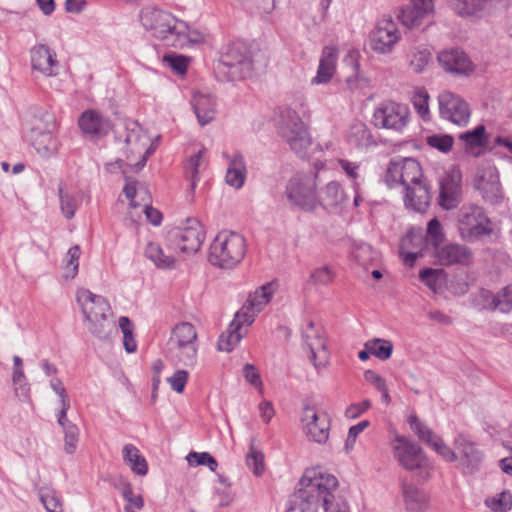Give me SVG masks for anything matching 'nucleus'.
I'll return each mask as SVG.
<instances>
[{"mask_svg": "<svg viewBox=\"0 0 512 512\" xmlns=\"http://www.w3.org/2000/svg\"><path fill=\"white\" fill-rule=\"evenodd\" d=\"M80 255L79 245H74L68 250L64 265V277L66 279H73L77 275Z\"/></svg>", "mask_w": 512, "mask_h": 512, "instance_id": "nucleus-57", "label": "nucleus"}, {"mask_svg": "<svg viewBox=\"0 0 512 512\" xmlns=\"http://www.w3.org/2000/svg\"><path fill=\"white\" fill-rule=\"evenodd\" d=\"M403 171L404 177L401 185H404L406 188H408V186L422 184V169L420 162H404Z\"/></svg>", "mask_w": 512, "mask_h": 512, "instance_id": "nucleus-58", "label": "nucleus"}, {"mask_svg": "<svg viewBox=\"0 0 512 512\" xmlns=\"http://www.w3.org/2000/svg\"><path fill=\"white\" fill-rule=\"evenodd\" d=\"M76 301L89 332L100 339H106L110 327L108 323V314L111 311L109 302L103 296L94 294L86 288L77 290Z\"/></svg>", "mask_w": 512, "mask_h": 512, "instance_id": "nucleus-4", "label": "nucleus"}, {"mask_svg": "<svg viewBox=\"0 0 512 512\" xmlns=\"http://www.w3.org/2000/svg\"><path fill=\"white\" fill-rule=\"evenodd\" d=\"M430 192L425 184L408 186L405 193V206L415 212L423 213L430 204Z\"/></svg>", "mask_w": 512, "mask_h": 512, "instance_id": "nucleus-34", "label": "nucleus"}, {"mask_svg": "<svg viewBox=\"0 0 512 512\" xmlns=\"http://www.w3.org/2000/svg\"><path fill=\"white\" fill-rule=\"evenodd\" d=\"M391 448L394 459L403 469L424 481L430 479L434 465L419 445L406 436L396 434Z\"/></svg>", "mask_w": 512, "mask_h": 512, "instance_id": "nucleus-5", "label": "nucleus"}, {"mask_svg": "<svg viewBox=\"0 0 512 512\" xmlns=\"http://www.w3.org/2000/svg\"><path fill=\"white\" fill-rule=\"evenodd\" d=\"M402 496L408 512H422L427 507L426 494L412 483H403Z\"/></svg>", "mask_w": 512, "mask_h": 512, "instance_id": "nucleus-36", "label": "nucleus"}, {"mask_svg": "<svg viewBox=\"0 0 512 512\" xmlns=\"http://www.w3.org/2000/svg\"><path fill=\"white\" fill-rule=\"evenodd\" d=\"M349 142L358 147H368L374 143L370 131L362 123L355 124L351 127Z\"/></svg>", "mask_w": 512, "mask_h": 512, "instance_id": "nucleus-53", "label": "nucleus"}, {"mask_svg": "<svg viewBox=\"0 0 512 512\" xmlns=\"http://www.w3.org/2000/svg\"><path fill=\"white\" fill-rule=\"evenodd\" d=\"M427 235L429 241L434 246V250L437 248V246L441 245L444 239V233L440 222L436 218H433L429 221L427 227Z\"/></svg>", "mask_w": 512, "mask_h": 512, "instance_id": "nucleus-64", "label": "nucleus"}, {"mask_svg": "<svg viewBox=\"0 0 512 512\" xmlns=\"http://www.w3.org/2000/svg\"><path fill=\"white\" fill-rule=\"evenodd\" d=\"M226 68L230 80H241L252 75L253 63L247 54L246 48L240 43L228 46L221 56L219 68Z\"/></svg>", "mask_w": 512, "mask_h": 512, "instance_id": "nucleus-18", "label": "nucleus"}, {"mask_svg": "<svg viewBox=\"0 0 512 512\" xmlns=\"http://www.w3.org/2000/svg\"><path fill=\"white\" fill-rule=\"evenodd\" d=\"M412 104L423 120H428L430 116L429 111V94L424 88H417L411 98Z\"/></svg>", "mask_w": 512, "mask_h": 512, "instance_id": "nucleus-56", "label": "nucleus"}, {"mask_svg": "<svg viewBox=\"0 0 512 512\" xmlns=\"http://www.w3.org/2000/svg\"><path fill=\"white\" fill-rule=\"evenodd\" d=\"M428 446L447 462H455L458 459L457 451L452 450L438 435Z\"/></svg>", "mask_w": 512, "mask_h": 512, "instance_id": "nucleus-61", "label": "nucleus"}, {"mask_svg": "<svg viewBox=\"0 0 512 512\" xmlns=\"http://www.w3.org/2000/svg\"><path fill=\"white\" fill-rule=\"evenodd\" d=\"M464 149L472 157H480L489 148V136L484 125H478L472 130L459 135Z\"/></svg>", "mask_w": 512, "mask_h": 512, "instance_id": "nucleus-30", "label": "nucleus"}, {"mask_svg": "<svg viewBox=\"0 0 512 512\" xmlns=\"http://www.w3.org/2000/svg\"><path fill=\"white\" fill-rule=\"evenodd\" d=\"M78 125L82 133L92 139L104 137L112 129L111 121L94 110L83 112L79 117Z\"/></svg>", "mask_w": 512, "mask_h": 512, "instance_id": "nucleus-25", "label": "nucleus"}, {"mask_svg": "<svg viewBox=\"0 0 512 512\" xmlns=\"http://www.w3.org/2000/svg\"><path fill=\"white\" fill-rule=\"evenodd\" d=\"M493 0H447L449 7L460 17H481Z\"/></svg>", "mask_w": 512, "mask_h": 512, "instance_id": "nucleus-33", "label": "nucleus"}, {"mask_svg": "<svg viewBox=\"0 0 512 512\" xmlns=\"http://www.w3.org/2000/svg\"><path fill=\"white\" fill-rule=\"evenodd\" d=\"M438 61L442 67L449 72L466 74L472 70L471 61L465 53L459 49L441 52L438 55Z\"/></svg>", "mask_w": 512, "mask_h": 512, "instance_id": "nucleus-31", "label": "nucleus"}, {"mask_svg": "<svg viewBox=\"0 0 512 512\" xmlns=\"http://www.w3.org/2000/svg\"><path fill=\"white\" fill-rule=\"evenodd\" d=\"M487 304L485 307L489 310H498L502 313H509L512 311V283L503 287L496 294L488 291L483 293Z\"/></svg>", "mask_w": 512, "mask_h": 512, "instance_id": "nucleus-37", "label": "nucleus"}, {"mask_svg": "<svg viewBox=\"0 0 512 512\" xmlns=\"http://www.w3.org/2000/svg\"><path fill=\"white\" fill-rule=\"evenodd\" d=\"M252 325L251 317L245 318L242 314H235L228 328L221 333L218 339V349L231 352L247 334V328Z\"/></svg>", "mask_w": 512, "mask_h": 512, "instance_id": "nucleus-24", "label": "nucleus"}, {"mask_svg": "<svg viewBox=\"0 0 512 512\" xmlns=\"http://www.w3.org/2000/svg\"><path fill=\"white\" fill-rule=\"evenodd\" d=\"M404 162H390L386 169L385 182L389 187L401 185L403 182Z\"/></svg>", "mask_w": 512, "mask_h": 512, "instance_id": "nucleus-60", "label": "nucleus"}, {"mask_svg": "<svg viewBox=\"0 0 512 512\" xmlns=\"http://www.w3.org/2000/svg\"><path fill=\"white\" fill-rule=\"evenodd\" d=\"M31 65L36 71H39L47 77L57 74L58 61L56 54L44 44L33 47L30 51Z\"/></svg>", "mask_w": 512, "mask_h": 512, "instance_id": "nucleus-28", "label": "nucleus"}, {"mask_svg": "<svg viewBox=\"0 0 512 512\" xmlns=\"http://www.w3.org/2000/svg\"><path fill=\"white\" fill-rule=\"evenodd\" d=\"M122 173L126 179V185L124 186L123 192L126 198L130 200V206L133 208L140 206V203L135 200L137 196L141 197L142 202L149 201V193L147 189L144 187H136V183L128 177L127 168L122 167Z\"/></svg>", "mask_w": 512, "mask_h": 512, "instance_id": "nucleus-44", "label": "nucleus"}, {"mask_svg": "<svg viewBox=\"0 0 512 512\" xmlns=\"http://www.w3.org/2000/svg\"><path fill=\"white\" fill-rule=\"evenodd\" d=\"M473 186L488 204L500 205L505 200L497 168L491 162H482L477 166Z\"/></svg>", "mask_w": 512, "mask_h": 512, "instance_id": "nucleus-11", "label": "nucleus"}, {"mask_svg": "<svg viewBox=\"0 0 512 512\" xmlns=\"http://www.w3.org/2000/svg\"><path fill=\"white\" fill-rule=\"evenodd\" d=\"M364 347L370 349L372 355L380 360L389 359L393 351V344L390 341L379 338L367 341Z\"/></svg>", "mask_w": 512, "mask_h": 512, "instance_id": "nucleus-54", "label": "nucleus"}, {"mask_svg": "<svg viewBox=\"0 0 512 512\" xmlns=\"http://www.w3.org/2000/svg\"><path fill=\"white\" fill-rule=\"evenodd\" d=\"M275 287L272 283H266L258 288L254 293L250 294L245 304L237 312L242 314L245 318L251 317V324L254 322L255 317L260 313L264 307L270 302Z\"/></svg>", "mask_w": 512, "mask_h": 512, "instance_id": "nucleus-26", "label": "nucleus"}, {"mask_svg": "<svg viewBox=\"0 0 512 512\" xmlns=\"http://www.w3.org/2000/svg\"><path fill=\"white\" fill-rule=\"evenodd\" d=\"M186 459L192 466L206 465L211 471H215L218 467L216 459L207 452H190Z\"/></svg>", "mask_w": 512, "mask_h": 512, "instance_id": "nucleus-63", "label": "nucleus"}, {"mask_svg": "<svg viewBox=\"0 0 512 512\" xmlns=\"http://www.w3.org/2000/svg\"><path fill=\"white\" fill-rule=\"evenodd\" d=\"M338 485L337 478L322 468L306 469L298 482L295 506L289 509H298L301 512H319L331 501H334Z\"/></svg>", "mask_w": 512, "mask_h": 512, "instance_id": "nucleus-1", "label": "nucleus"}, {"mask_svg": "<svg viewBox=\"0 0 512 512\" xmlns=\"http://www.w3.org/2000/svg\"><path fill=\"white\" fill-rule=\"evenodd\" d=\"M439 113L440 116L456 124L458 126H465L470 119V108L466 101L458 95L444 91L438 96Z\"/></svg>", "mask_w": 512, "mask_h": 512, "instance_id": "nucleus-19", "label": "nucleus"}, {"mask_svg": "<svg viewBox=\"0 0 512 512\" xmlns=\"http://www.w3.org/2000/svg\"><path fill=\"white\" fill-rule=\"evenodd\" d=\"M245 238L233 231H220L209 247V262L216 267L231 269L238 265L246 254Z\"/></svg>", "mask_w": 512, "mask_h": 512, "instance_id": "nucleus-6", "label": "nucleus"}, {"mask_svg": "<svg viewBox=\"0 0 512 512\" xmlns=\"http://www.w3.org/2000/svg\"><path fill=\"white\" fill-rule=\"evenodd\" d=\"M353 259L365 269L377 260V253L366 243L359 244L352 251Z\"/></svg>", "mask_w": 512, "mask_h": 512, "instance_id": "nucleus-50", "label": "nucleus"}, {"mask_svg": "<svg viewBox=\"0 0 512 512\" xmlns=\"http://www.w3.org/2000/svg\"><path fill=\"white\" fill-rule=\"evenodd\" d=\"M159 136L151 139L141 125L136 121L126 123L125 143L127 157L148 160L158 146Z\"/></svg>", "mask_w": 512, "mask_h": 512, "instance_id": "nucleus-16", "label": "nucleus"}, {"mask_svg": "<svg viewBox=\"0 0 512 512\" xmlns=\"http://www.w3.org/2000/svg\"><path fill=\"white\" fill-rule=\"evenodd\" d=\"M191 106L201 126L212 122L216 116V98L207 92H194L191 98Z\"/></svg>", "mask_w": 512, "mask_h": 512, "instance_id": "nucleus-27", "label": "nucleus"}, {"mask_svg": "<svg viewBox=\"0 0 512 512\" xmlns=\"http://www.w3.org/2000/svg\"><path fill=\"white\" fill-rule=\"evenodd\" d=\"M317 171L299 172L290 178L285 195L290 204L304 211H314L320 206L317 193Z\"/></svg>", "mask_w": 512, "mask_h": 512, "instance_id": "nucleus-7", "label": "nucleus"}, {"mask_svg": "<svg viewBox=\"0 0 512 512\" xmlns=\"http://www.w3.org/2000/svg\"><path fill=\"white\" fill-rule=\"evenodd\" d=\"M462 174L457 165L452 164L440 181L439 204L450 210L455 208L461 198Z\"/></svg>", "mask_w": 512, "mask_h": 512, "instance_id": "nucleus-22", "label": "nucleus"}, {"mask_svg": "<svg viewBox=\"0 0 512 512\" xmlns=\"http://www.w3.org/2000/svg\"><path fill=\"white\" fill-rule=\"evenodd\" d=\"M58 196L63 216L68 220L72 219L78 207L75 196L71 194L62 183L58 186Z\"/></svg>", "mask_w": 512, "mask_h": 512, "instance_id": "nucleus-47", "label": "nucleus"}, {"mask_svg": "<svg viewBox=\"0 0 512 512\" xmlns=\"http://www.w3.org/2000/svg\"><path fill=\"white\" fill-rule=\"evenodd\" d=\"M302 339L304 349L307 351L314 367L317 370L326 367L329 362L330 353L322 328L316 327L315 323L311 320L307 321L302 327Z\"/></svg>", "mask_w": 512, "mask_h": 512, "instance_id": "nucleus-15", "label": "nucleus"}, {"mask_svg": "<svg viewBox=\"0 0 512 512\" xmlns=\"http://www.w3.org/2000/svg\"><path fill=\"white\" fill-rule=\"evenodd\" d=\"M422 244L423 240L421 236L414 234H407L401 241L400 244V255L402 256L403 262L408 266H413L419 257L423 256L421 250L418 251H407L410 244L413 243Z\"/></svg>", "mask_w": 512, "mask_h": 512, "instance_id": "nucleus-45", "label": "nucleus"}, {"mask_svg": "<svg viewBox=\"0 0 512 512\" xmlns=\"http://www.w3.org/2000/svg\"><path fill=\"white\" fill-rule=\"evenodd\" d=\"M334 276L335 274L332 269L325 265L312 270L308 281L313 285H329L333 281Z\"/></svg>", "mask_w": 512, "mask_h": 512, "instance_id": "nucleus-62", "label": "nucleus"}, {"mask_svg": "<svg viewBox=\"0 0 512 512\" xmlns=\"http://www.w3.org/2000/svg\"><path fill=\"white\" fill-rule=\"evenodd\" d=\"M345 193L337 182H330L326 185L320 197V206L333 208L342 204L345 200Z\"/></svg>", "mask_w": 512, "mask_h": 512, "instance_id": "nucleus-43", "label": "nucleus"}, {"mask_svg": "<svg viewBox=\"0 0 512 512\" xmlns=\"http://www.w3.org/2000/svg\"><path fill=\"white\" fill-rule=\"evenodd\" d=\"M457 231L465 242H475L493 232L492 224L484 210L474 204L464 205L457 213Z\"/></svg>", "mask_w": 512, "mask_h": 512, "instance_id": "nucleus-9", "label": "nucleus"}, {"mask_svg": "<svg viewBox=\"0 0 512 512\" xmlns=\"http://www.w3.org/2000/svg\"><path fill=\"white\" fill-rule=\"evenodd\" d=\"M205 239L203 226L196 219H189L183 227L172 229L168 233L170 247L175 248L178 256L196 253Z\"/></svg>", "mask_w": 512, "mask_h": 512, "instance_id": "nucleus-12", "label": "nucleus"}, {"mask_svg": "<svg viewBox=\"0 0 512 512\" xmlns=\"http://www.w3.org/2000/svg\"><path fill=\"white\" fill-rule=\"evenodd\" d=\"M58 424L62 427L64 433V451L72 455L75 453L78 446L80 436L79 428L67 418V412L65 411L59 412Z\"/></svg>", "mask_w": 512, "mask_h": 512, "instance_id": "nucleus-39", "label": "nucleus"}, {"mask_svg": "<svg viewBox=\"0 0 512 512\" xmlns=\"http://www.w3.org/2000/svg\"><path fill=\"white\" fill-rule=\"evenodd\" d=\"M431 52L426 47H415L410 54L409 65L416 73H421L425 70L431 61Z\"/></svg>", "mask_w": 512, "mask_h": 512, "instance_id": "nucleus-48", "label": "nucleus"}, {"mask_svg": "<svg viewBox=\"0 0 512 512\" xmlns=\"http://www.w3.org/2000/svg\"><path fill=\"white\" fill-rule=\"evenodd\" d=\"M337 58V49L328 46L325 47L322 51L317 75L313 78L312 82L316 84L329 82L335 72Z\"/></svg>", "mask_w": 512, "mask_h": 512, "instance_id": "nucleus-35", "label": "nucleus"}, {"mask_svg": "<svg viewBox=\"0 0 512 512\" xmlns=\"http://www.w3.org/2000/svg\"><path fill=\"white\" fill-rule=\"evenodd\" d=\"M144 253L160 269H172L176 266L178 260V254L175 248L170 247V241L168 240L165 248L158 243L148 242Z\"/></svg>", "mask_w": 512, "mask_h": 512, "instance_id": "nucleus-29", "label": "nucleus"}, {"mask_svg": "<svg viewBox=\"0 0 512 512\" xmlns=\"http://www.w3.org/2000/svg\"><path fill=\"white\" fill-rule=\"evenodd\" d=\"M435 263L441 266H470L474 261L471 248L459 243L437 246L433 253Z\"/></svg>", "mask_w": 512, "mask_h": 512, "instance_id": "nucleus-23", "label": "nucleus"}, {"mask_svg": "<svg viewBox=\"0 0 512 512\" xmlns=\"http://www.w3.org/2000/svg\"><path fill=\"white\" fill-rule=\"evenodd\" d=\"M119 327L123 334V345L128 353H134L137 350V342L133 334V324L126 316L119 318Z\"/></svg>", "mask_w": 512, "mask_h": 512, "instance_id": "nucleus-55", "label": "nucleus"}, {"mask_svg": "<svg viewBox=\"0 0 512 512\" xmlns=\"http://www.w3.org/2000/svg\"><path fill=\"white\" fill-rule=\"evenodd\" d=\"M246 464L255 476H261L265 470L264 454L257 444L256 438L251 439Z\"/></svg>", "mask_w": 512, "mask_h": 512, "instance_id": "nucleus-42", "label": "nucleus"}, {"mask_svg": "<svg viewBox=\"0 0 512 512\" xmlns=\"http://www.w3.org/2000/svg\"><path fill=\"white\" fill-rule=\"evenodd\" d=\"M39 497L48 512H63L62 501L54 489L42 487L39 491Z\"/></svg>", "mask_w": 512, "mask_h": 512, "instance_id": "nucleus-51", "label": "nucleus"}, {"mask_svg": "<svg viewBox=\"0 0 512 512\" xmlns=\"http://www.w3.org/2000/svg\"><path fill=\"white\" fill-rule=\"evenodd\" d=\"M164 353L175 365L195 366L198 354L196 327L187 321L175 324L171 329Z\"/></svg>", "mask_w": 512, "mask_h": 512, "instance_id": "nucleus-2", "label": "nucleus"}, {"mask_svg": "<svg viewBox=\"0 0 512 512\" xmlns=\"http://www.w3.org/2000/svg\"><path fill=\"white\" fill-rule=\"evenodd\" d=\"M410 120V110L405 104L385 101L378 105L373 114L376 127L401 133Z\"/></svg>", "mask_w": 512, "mask_h": 512, "instance_id": "nucleus-14", "label": "nucleus"}, {"mask_svg": "<svg viewBox=\"0 0 512 512\" xmlns=\"http://www.w3.org/2000/svg\"><path fill=\"white\" fill-rule=\"evenodd\" d=\"M23 126L39 155L49 157L56 147L53 139V133L57 129L55 116L43 108L34 107L25 115Z\"/></svg>", "mask_w": 512, "mask_h": 512, "instance_id": "nucleus-3", "label": "nucleus"}, {"mask_svg": "<svg viewBox=\"0 0 512 512\" xmlns=\"http://www.w3.org/2000/svg\"><path fill=\"white\" fill-rule=\"evenodd\" d=\"M225 179L229 186L236 189L241 188L246 179V168L243 162H231V165L227 169Z\"/></svg>", "mask_w": 512, "mask_h": 512, "instance_id": "nucleus-52", "label": "nucleus"}, {"mask_svg": "<svg viewBox=\"0 0 512 512\" xmlns=\"http://www.w3.org/2000/svg\"><path fill=\"white\" fill-rule=\"evenodd\" d=\"M114 487L121 493L127 504L124 507L141 510L144 506L143 497L140 494H134L132 484L124 477H119L114 483Z\"/></svg>", "mask_w": 512, "mask_h": 512, "instance_id": "nucleus-41", "label": "nucleus"}, {"mask_svg": "<svg viewBox=\"0 0 512 512\" xmlns=\"http://www.w3.org/2000/svg\"><path fill=\"white\" fill-rule=\"evenodd\" d=\"M485 506L492 512H507L512 508V494L509 490H503L484 500Z\"/></svg>", "mask_w": 512, "mask_h": 512, "instance_id": "nucleus-46", "label": "nucleus"}, {"mask_svg": "<svg viewBox=\"0 0 512 512\" xmlns=\"http://www.w3.org/2000/svg\"><path fill=\"white\" fill-rule=\"evenodd\" d=\"M179 21L171 13L154 7H145L140 12V22L144 29L166 46H170Z\"/></svg>", "mask_w": 512, "mask_h": 512, "instance_id": "nucleus-10", "label": "nucleus"}, {"mask_svg": "<svg viewBox=\"0 0 512 512\" xmlns=\"http://www.w3.org/2000/svg\"><path fill=\"white\" fill-rule=\"evenodd\" d=\"M159 136L151 139L141 125L136 121L126 123L125 143L127 157L148 160L158 146Z\"/></svg>", "mask_w": 512, "mask_h": 512, "instance_id": "nucleus-17", "label": "nucleus"}, {"mask_svg": "<svg viewBox=\"0 0 512 512\" xmlns=\"http://www.w3.org/2000/svg\"><path fill=\"white\" fill-rule=\"evenodd\" d=\"M442 269L425 268L420 271V280L432 291L436 292L441 286Z\"/></svg>", "mask_w": 512, "mask_h": 512, "instance_id": "nucleus-59", "label": "nucleus"}, {"mask_svg": "<svg viewBox=\"0 0 512 512\" xmlns=\"http://www.w3.org/2000/svg\"><path fill=\"white\" fill-rule=\"evenodd\" d=\"M433 10L432 0H412V4L401 9L398 18L408 28L420 24L421 19Z\"/></svg>", "mask_w": 512, "mask_h": 512, "instance_id": "nucleus-32", "label": "nucleus"}, {"mask_svg": "<svg viewBox=\"0 0 512 512\" xmlns=\"http://www.w3.org/2000/svg\"><path fill=\"white\" fill-rule=\"evenodd\" d=\"M410 429L418 437V439L429 445L437 436L424 422L416 415H410L407 419Z\"/></svg>", "mask_w": 512, "mask_h": 512, "instance_id": "nucleus-49", "label": "nucleus"}, {"mask_svg": "<svg viewBox=\"0 0 512 512\" xmlns=\"http://www.w3.org/2000/svg\"><path fill=\"white\" fill-rule=\"evenodd\" d=\"M400 32L397 24L391 18H382L371 33V48L380 54L390 53L400 40Z\"/></svg>", "mask_w": 512, "mask_h": 512, "instance_id": "nucleus-21", "label": "nucleus"}, {"mask_svg": "<svg viewBox=\"0 0 512 512\" xmlns=\"http://www.w3.org/2000/svg\"><path fill=\"white\" fill-rule=\"evenodd\" d=\"M454 447L458 454V466L464 474L472 475L480 470L484 454L474 442L459 434L454 439Z\"/></svg>", "mask_w": 512, "mask_h": 512, "instance_id": "nucleus-20", "label": "nucleus"}, {"mask_svg": "<svg viewBox=\"0 0 512 512\" xmlns=\"http://www.w3.org/2000/svg\"><path fill=\"white\" fill-rule=\"evenodd\" d=\"M275 125L278 134L296 153H301L311 144L307 127L295 110L289 107L279 108Z\"/></svg>", "mask_w": 512, "mask_h": 512, "instance_id": "nucleus-8", "label": "nucleus"}, {"mask_svg": "<svg viewBox=\"0 0 512 512\" xmlns=\"http://www.w3.org/2000/svg\"><path fill=\"white\" fill-rule=\"evenodd\" d=\"M202 41L203 35L200 32L190 29L186 22L180 20L178 26H176L172 41H170V46L183 49Z\"/></svg>", "mask_w": 512, "mask_h": 512, "instance_id": "nucleus-38", "label": "nucleus"}, {"mask_svg": "<svg viewBox=\"0 0 512 512\" xmlns=\"http://www.w3.org/2000/svg\"><path fill=\"white\" fill-rule=\"evenodd\" d=\"M301 430L308 441L325 444L329 439V416L311 405H305L300 415Z\"/></svg>", "mask_w": 512, "mask_h": 512, "instance_id": "nucleus-13", "label": "nucleus"}, {"mask_svg": "<svg viewBox=\"0 0 512 512\" xmlns=\"http://www.w3.org/2000/svg\"><path fill=\"white\" fill-rule=\"evenodd\" d=\"M124 463L131 471L139 476H145L148 473V464L140 450L133 444H126L122 449Z\"/></svg>", "mask_w": 512, "mask_h": 512, "instance_id": "nucleus-40", "label": "nucleus"}]
</instances>
